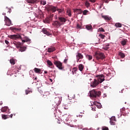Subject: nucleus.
Here are the masks:
<instances>
[{
    "instance_id": "obj_36",
    "label": "nucleus",
    "mask_w": 130,
    "mask_h": 130,
    "mask_svg": "<svg viewBox=\"0 0 130 130\" xmlns=\"http://www.w3.org/2000/svg\"><path fill=\"white\" fill-rule=\"evenodd\" d=\"M30 93H32V91H30V90H25L26 95H28V94H30Z\"/></svg>"
},
{
    "instance_id": "obj_25",
    "label": "nucleus",
    "mask_w": 130,
    "mask_h": 130,
    "mask_svg": "<svg viewBox=\"0 0 130 130\" xmlns=\"http://www.w3.org/2000/svg\"><path fill=\"white\" fill-rule=\"evenodd\" d=\"M77 71H78V68H74L72 69V74L73 75H75V74H77Z\"/></svg>"
},
{
    "instance_id": "obj_15",
    "label": "nucleus",
    "mask_w": 130,
    "mask_h": 130,
    "mask_svg": "<svg viewBox=\"0 0 130 130\" xmlns=\"http://www.w3.org/2000/svg\"><path fill=\"white\" fill-rule=\"evenodd\" d=\"M47 63L48 66H49V68H50L51 69H53V68H54V65H53V63H52V62H51V61L48 60L47 61Z\"/></svg>"
},
{
    "instance_id": "obj_38",
    "label": "nucleus",
    "mask_w": 130,
    "mask_h": 130,
    "mask_svg": "<svg viewBox=\"0 0 130 130\" xmlns=\"http://www.w3.org/2000/svg\"><path fill=\"white\" fill-rule=\"evenodd\" d=\"M110 122L111 125H115V122H114V121L110 120Z\"/></svg>"
},
{
    "instance_id": "obj_19",
    "label": "nucleus",
    "mask_w": 130,
    "mask_h": 130,
    "mask_svg": "<svg viewBox=\"0 0 130 130\" xmlns=\"http://www.w3.org/2000/svg\"><path fill=\"white\" fill-rule=\"evenodd\" d=\"M34 71L36 74H40L41 73V69L37 68H34Z\"/></svg>"
},
{
    "instance_id": "obj_8",
    "label": "nucleus",
    "mask_w": 130,
    "mask_h": 130,
    "mask_svg": "<svg viewBox=\"0 0 130 130\" xmlns=\"http://www.w3.org/2000/svg\"><path fill=\"white\" fill-rule=\"evenodd\" d=\"M58 21L61 25H63V24L67 22V19L60 15L58 17Z\"/></svg>"
},
{
    "instance_id": "obj_41",
    "label": "nucleus",
    "mask_w": 130,
    "mask_h": 130,
    "mask_svg": "<svg viewBox=\"0 0 130 130\" xmlns=\"http://www.w3.org/2000/svg\"><path fill=\"white\" fill-rule=\"evenodd\" d=\"M111 121H115V116H113L110 118Z\"/></svg>"
},
{
    "instance_id": "obj_14",
    "label": "nucleus",
    "mask_w": 130,
    "mask_h": 130,
    "mask_svg": "<svg viewBox=\"0 0 130 130\" xmlns=\"http://www.w3.org/2000/svg\"><path fill=\"white\" fill-rule=\"evenodd\" d=\"M74 12L76 13L77 15H80L83 13V11L80 9H74Z\"/></svg>"
},
{
    "instance_id": "obj_59",
    "label": "nucleus",
    "mask_w": 130,
    "mask_h": 130,
    "mask_svg": "<svg viewBox=\"0 0 130 130\" xmlns=\"http://www.w3.org/2000/svg\"><path fill=\"white\" fill-rule=\"evenodd\" d=\"M91 80H92V79H90V81H91Z\"/></svg>"
},
{
    "instance_id": "obj_50",
    "label": "nucleus",
    "mask_w": 130,
    "mask_h": 130,
    "mask_svg": "<svg viewBox=\"0 0 130 130\" xmlns=\"http://www.w3.org/2000/svg\"><path fill=\"white\" fill-rule=\"evenodd\" d=\"M91 108H92V110H93V111H94V110L95 111V107H94V106H91Z\"/></svg>"
},
{
    "instance_id": "obj_5",
    "label": "nucleus",
    "mask_w": 130,
    "mask_h": 130,
    "mask_svg": "<svg viewBox=\"0 0 130 130\" xmlns=\"http://www.w3.org/2000/svg\"><path fill=\"white\" fill-rule=\"evenodd\" d=\"M95 56L96 58V59H104V58H105V55H104V54L103 53H101L100 52H96L95 53Z\"/></svg>"
},
{
    "instance_id": "obj_32",
    "label": "nucleus",
    "mask_w": 130,
    "mask_h": 130,
    "mask_svg": "<svg viewBox=\"0 0 130 130\" xmlns=\"http://www.w3.org/2000/svg\"><path fill=\"white\" fill-rule=\"evenodd\" d=\"M86 28L87 30H91L92 29V25H86Z\"/></svg>"
},
{
    "instance_id": "obj_45",
    "label": "nucleus",
    "mask_w": 130,
    "mask_h": 130,
    "mask_svg": "<svg viewBox=\"0 0 130 130\" xmlns=\"http://www.w3.org/2000/svg\"><path fill=\"white\" fill-rule=\"evenodd\" d=\"M95 40H98L99 41V42H96V41H95V44H98V43H100V39H99V38H96Z\"/></svg>"
},
{
    "instance_id": "obj_12",
    "label": "nucleus",
    "mask_w": 130,
    "mask_h": 130,
    "mask_svg": "<svg viewBox=\"0 0 130 130\" xmlns=\"http://www.w3.org/2000/svg\"><path fill=\"white\" fill-rule=\"evenodd\" d=\"M54 101L56 105H59L60 104V102H61V100L59 97H56Z\"/></svg>"
},
{
    "instance_id": "obj_27",
    "label": "nucleus",
    "mask_w": 130,
    "mask_h": 130,
    "mask_svg": "<svg viewBox=\"0 0 130 130\" xmlns=\"http://www.w3.org/2000/svg\"><path fill=\"white\" fill-rule=\"evenodd\" d=\"M7 110H8V107H4L1 109L2 112H6Z\"/></svg>"
},
{
    "instance_id": "obj_62",
    "label": "nucleus",
    "mask_w": 130,
    "mask_h": 130,
    "mask_svg": "<svg viewBox=\"0 0 130 130\" xmlns=\"http://www.w3.org/2000/svg\"><path fill=\"white\" fill-rule=\"evenodd\" d=\"M93 104H95V103H93Z\"/></svg>"
},
{
    "instance_id": "obj_28",
    "label": "nucleus",
    "mask_w": 130,
    "mask_h": 130,
    "mask_svg": "<svg viewBox=\"0 0 130 130\" xmlns=\"http://www.w3.org/2000/svg\"><path fill=\"white\" fill-rule=\"evenodd\" d=\"M10 63H11V64L14 66V64H15V60L13 58H11L10 60Z\"/></svg>"
},
{
    "instance_id": "obj_22",
    "label": "nucleus",
    "mask_w": 130,
    "mask_h": 130,
    "mask_svg": "<svg viewBox=\"0 0 130 130\" xmlns=\"http://www.w3.org/2000/svg\"><path fill=\"white\" fill-rule=\"evenodd\" d=\"M78 68L79 69V71H80V72H82L83 70H84V68H85V67L83 65H82V64H80L79 65Z\"/></svg>"
},
{
    "instance_id": "obj_2",
    "label": "nucleus",
    "mask_w": 130,
    "mask_h": 130,
    "mask_svg": "<svg viewBox=\"0 0 130 130\" xmlns=\"http://www.w3.org/2000/svg\"><path fill=\"white\" fill-rule=\"evenodd\" d=\"M105 80L104 75H101L100 76V78H99L98 80L94 79V81L91 82L90 87L95 88V87H97L98 85H99V84L102 83V82H104Z\"/></svg>"
},
{
    "instance_id": "obj_55",
    "label": "nucleus",
    "mask_w": 130,
    "mask_h": 130,
    "mask_svg": "<svg viewBox=\"0 0 130 130\" xmlns=\"http://www.w3.org/2000/svg\"><path fill=\"white\" fill-rule=\"evenodd\" d=\"M106 46H107V47H108V46H109V44H107Z\"/></svg>"
},
{
    "instance_id": "obj_16",
    "label": "nucleus",
    "mask_w": 130,
    "mask_h": 130,
    "mask_svg": "<svg viewBox=\"0 0 130 130\" xmlns=\"http://www.w3.org/2000/svg\"><path fill=\"white\" fill-rule=\"evenodd\" d=\"M42 32L44 33V34H46V35H47L48 36H49L50 35V32L49 31H47L46 28H43L42 30Z\"/></svg>"
},
{
    "instance_id": "obj_29",
    "label": "nucleus",
    "mask_w": 130,
    "mask_h": 130,
    "mask_svg": "<svg viewBox=\"0 0 130 130\" xmlns=\"http://www.w3.org/2000/svg\"><path fill=\"white\" fill-rule=\"evenodd\" d=\"M12 30L13 31H16L17 32H19V31H21V28H17V27H13Z\"/></svg>"
},
{
    "instance_id": "obj_7",
    "label": "nucleus",
    "mask_w": 130,
    "mask_h": 130,
    "mask_svg": "<svg viewBox=\"0 0 130 130\" xmlns=\"http://www.w3.org/2000/svg\"><path fill=\"white\" fill-rule=\"evenodd\" d=\"M57 9V6H49L47 10L49 12H51L52 13H55L56 12V10Z\"/></svg>"
},
{
    "instance_id": "obj_33",
    "label": "nucleus",
    "mask_w": 130,
    "mask_h": 130,
    "mask_svg": "<svg viewBox=\"0 0 130 130\" xmlns=\"http://www.w3.org/2000/svg\"><path fill=\"white\" fill-rule=\"evenodd\" d=\"M85 6L86 8H89V7H90V3H89V2L86 1L85 3Z\"/></svg>"
},
{
    "instance_id": "obj_23",
    "label": "nucleus",
    "mask_w": 130,
    "mask_h": 130,
    "mask_svg": "<svg viewBox=\"0 0 130 130\" xmlns=\"http://www.w3.org/2000/svg\"><path fill=\"white\" fill-rule=\"evenodd\" d=\"M119 56L121 57V58H124L125 57V55L124 53H122V52H119L118 53Z\"/></svg>"
},
{
    "instance_id": "obj_61",
    "label": "nucleus",
    "mask_w": 130,
    "mask_h": 130,
    "mask_svg": "<svg viewBox=\"0 0 130 130\" xmlns=\"http://www.w3.org/2000/svg\"><path fill=\"white\" fill-rule=\"evenodd\" d=\"M47 93H48V94H49V92H47Z\"/></svg>"
},
{
    "instance_id": "obj_6",
    "label": "nucleus",
    "mask_w": 130,
    "mask_h": 130,
    "mask_svg": "<svg viewBox=\"0 0 130 130\" xmlns=\"http://www.w3.org/2000/svg\"><path fill=\"white\" fill-rule=\"evenodd\" d=\"M54 64H55L59 70H63L64 69L63 66H62V63L60 61L55 60L54 61Z\"/></svg>"
},
{
    "instance_id": "obj_44",
    "label": "nucleus",
    "mask_w": 130,
    "mask_h": 130,
    "mask_svg": "<svg viewBox=\"0 0 130 130\" xmlns=\"http://www.w3.org/2000/svg\"><path fill=\"white\" fill-rule=\"evenodd\" d=\"M2 118L3 119H7V115H2Z\"/></svg>"
},
{
    "instance_id": "obj_17",
    "label": "nucleus",
    "mask_w": 130,
    "mask_h": 130,
    "mask_svg": "<svg viewBox=\"0 0 130 130\" xmlns=\"http://www.w3.org/2000/svg\"><path fill=\"white\" fill-rule=\"evenodd\" d=\"M39 0H27V2L28 4H36V3H38Z\"/></svg>"
},
{
    "instance_id": "obj_13",
    "label": "nucleus",
    "mask_w": 130,
    "mask_h": 130,
    "mask_svg": "<svg viewBox=\"0 0 130 130\" xmlns=\"http://www.w3.org/2000/svg\"><path fill=\"white\" fill-rule=\"evenodd\" d=\"M56 11L58 12V15L60 14H64V9L62 7L61 8H58L57 7Z\"/></svg>"
},
{
    "instance_id": "obj_43",
    "label": "nucleus",
    "mask_w": 130,
    "mask_h": 130,
    "mask_svg": "<svg viewBox=\"0 0 130 130\" xmlns=\"http://www.w3.org/2000/svg\"><path fill=\"white\" fill-rule=\"evenodd\" d=\"M121 112H124L125 111V108L123 107L122 109H120Z\"/></svg>"
},
{
    "instance_id": "obj_24",
    "label": "nucleus",
    "mask_w": 130,
    "mask_h": 130,
    "mask_svg": "<svg viewBox=\"0 0 130 130\" xmlns=\"http://www.w3.org/2000/svg\"><path fill=\"white\" fill-rule=\"evenodd\" d=\"M115 26L117 28H121V27L122 26V25L121 24V23L118 22V23H115Z\"/></svg>"
},
{
    "instance_id": "obj_53",
    "label": "nucleus",
    "mask_w": 130,
    "mask_h": 130,
    "mask_svg": "<svg viewBox=\"0 0 130 130\" xmlns=\"http://www.w3.org/2000/svg\"><path fill=\"white\" fill-rule=\"evenodd\" d=\"M39 92L41 93V94L42 93V91H41L40 89H38Z\"/></svg>"
},
{
    "instance_id": "obj_51",
    "label": "nucleus",
    "mask_w": 130,
    "mask_h": 130,
    "mask_svg": "<svg viewBox=\"0 0 130 130\" xmlns=\"http://www.w3.org/2000/svg\"><path fill=\"white\" fill-rule=\"evenodd\" d=\"M5 43H6V44H7V45H9V44H10V42H9V41L5 40Z\"/></svg>"
},
{
    "instance_id": "obj_57",
    "label": "nucleus",
    "mask_w": 130,
    "mask_h": 130,
    "mask_svg": "<svg viewBox=\"0 0 130 130\" xmlns=\"http://www.w3.org/2000/svg\"><path fill=\"white\" fill-rule=\"evenodd\" d=\"M44 73H45V74H47V71H44Z\"/></svg>"
},
{
    "instance_id": "obj_18",
    "label": "nucleus",
    "mask_w": 130,
    "mask_h": 130,
    "mask_svg": "<svg viewBox=\"0 0 130 130\" xmlns=\"http://www.w3.org/2000/svg\"><path fill=\"white\" fill-rule=\"evenodd\" d=\"M126 43H127V40L126 39H123L121 41V44L122 45V46H124L125 45H126Z\"/></svg>"
},
{
    "instance_id": "obj_47",
    "label": "nucleus",
    "mask_w": 130,
    "mask_h": 130,
    "mask_svg": "<svg viewBox=\"0 0 130 130\" xmlns=\"http://www.w3.org/2000/svg\"><path fill=\"white\" fill-rule=\"evenodd\" d=\"M105 3H106V4H108V3H109V1L110 0H103ZM111 1H114V0H111Z\"/></svg>"
},
{
    "instance_id": "obj_1",
    "label": "nucleus",
    "mask_w": 130,
    "mask_h": 130,
    "mask_svg": "<svg viewBox=\"0 0 130 130\" xmlns=\"http://www.w3.org/2000/svg\"><path fill=\"white\" fill-rule=\"evenodd\" d=\"M8 37L9 38L13 39V40H17V39H20L23 43H25V42H28V41H30V39H29V38L27 37H24L23 38H22V36H21V35L19 34L9 35Z\"/></svg>"
},
{
    "instance_id": "obj_60",
    "label": "nucleus",
    "mask_w": 130,
    "mask_h": 130,
    "mask_svg": "<svg viewBox=\"0 0 130 130\" xmlns=\"http://www.w3.org/2000/svg\"><path fill=\"white\" fill-rule=\"evenodd\" d=\"M125 104H126V102H125Z\"/></svg>"
},
{
    "instance_id": "obj_37",
    "label": "nucleus",
    "mask_w": 130,
    "mask_h": 130,
    "mask_svg": "<svg viewBox=\"0 0 130 130\" xmlns=\"http://www.w3.org/2000/svg\"><path fill=\"white\" fill-rule=\"evenodd\" d=\"M88 12H89V11L88 10H85L83 12V15H87V13H88Z\"/></svg>"
},
{
    "instance_id": "obj_52",
    "label": "nucleus",
    "mask_w": 130,
    "mask_h": 130,
    "mask_svg": "<svg viewBox=\"0 0 130 130\" xmlns=\"http://www.w3.org/2000/svg\"><path fill=\"white\" fill-rule=\"evenodd\" d=\"M67 61H68V59H65L64 60V61H63V62H64L65 63H66Z\"/></svg>"
},
{
    "instance_id": "obj_40",
    "label": "nucleus",
    "mask_w": 130,
    "mask_h": 130,
    "mask_svg": "<svg viewBox=\"0 0 130 130\" xmlns=\"http://www.w3.org/2000/svg\"><path fill=\"white\" fill-rule=\"evenodd\" d=\"M103 49H104L105 50H108V49H109V47L105 46L103 47Z\"/></svg>"
},
{
    "instance_id": "obj_9",
    "label": "nucleus",
    "mask_w": 130,
    "mask_h": 130,
    "mask_svg": "<svg viewBox=\"0 0 130 130\" xmlns=\"http://www.w3.org/2000/svg\"><path fill=\"white\" fill-rule=\"evenodd\" d=\"M52 25L55 28H59L62 25L61 23L58 20L53 21Z\"/></svg>"
},
{
    "instance_id": "obj_63",
    "label": "nucleus",
    "mask_w": 130,
    "mask_h": 130,
    "mask_svg": "<svg viewBox=\"0 0 130 130\" xmlns=\"http://www.w3.org/2000/svg\"><path fill=\"white\" fill-rule=\"evenodd\" d=\"M54 72H55V71H54Z\"/></svg>"
},
{
    "instance_id": "obj_39",
    "label": "nucleus",
    "mask_w": 130,
    "mask_h": 130,
    "mask_svg": "<svg viewBox=\"0 0 130 130\" xmlns=\"http://www.w3.org/2000/svg\"><path fill=\"white\" fill-rule=\"evenodd\" d=\"M99 31L101 32H105V30H104L103 27H101L99 28Z\"/></svg>"
},
{
    "instance_id": "obj_34",
    "label": "nucleus",
    "mask_w": 130,
    "mask_h": 130,
    "mask_svg": "<svg viewBox=\"0 0 130 130\" xmlns=\"http://www.w3.org/2000/svg\"><path fill=\"white\" fill-rule=\"evenodd\" d=\"M99 36H100V37H101V38L102 39H104V38H105V35H104L102 34H100V35H99Z\"/></svg>"
},
{
    "instance_id": "obj_3",
    "label": "nucleus",
    "mask_w": 130,
    "mask_h": 130,
    "mask_svg": "<svg viewBox=\"0 0 130 130\" xmlns=\"http://www.w3.org/2000/svg\"><path fill=\"white\" fill-rule=\"evenodd\" d=\"M89 95L91 99H94V98H97V97H100L101 95V91H96L95 89H93L89 91Z\"/></svg>"
},
{
    "instance_id": "obj_4",
    "label": "nucleus",
    "mask_w": 130,
    "mask_h": 130,
    "mask_svg": "<svg viewBox=\"0 0 130 130\" xmlns=\"http://www.w3.org/2000/svg\"><path fill=\"white\" fill-rule=\"evenodd\" d=\"M14 44L16 46L17 48H19V51H21V52L25 51L27 48L26 47H21L20 42H14Z\"/></svg>"
},
{
    "instance_id": "obj_42",
    "label": "nucleus",
    "mask_w": 130,
    "mask_h": 130,
    "mask_svg": "<svg viewBox=\"0 0 130 130\" xmlns=\"http://www.w3.org/2000/svg\"><path fill=\"white\" fill-rule=\"evenodd\" d=\"M40 4H42V5L44 6L45 5H46V1H41Z\"/></svg>"
},
{
    "instance_id": "obj_46",
    "label": "nucleus",
    "mask_w": 130,
    "mask_h": 130,
    "mask_svg": "<svg viewBox=\"0 0 130 130\" xmlns=\"http://www.w3.org/2000/svg\"><path fill=\"white\" fill-rule=\"evenodd\" d=\"M102 130H109V129L107 127H103Z\"/></svg>"
},
{
    "instance_id": "obj_54",
    "label": "nucleus",
    "mask_w": 130,
    "mask_h": 130,
    "mask_svg": "<svg viewBox=\"0 0 130 130\" xmlns=\"http://www.w3.org/2000/svg\"><path fill=\"white\" fill-rule=\"evenodd\" d=\"M10 117H11V118H12V117H13V114H11L10 115Z\"/></svg>"
},
{
    "instance_id": "obj_30",
    "label": "nucleus",
    "mask_w": 130,
    "mask_h": 130,
    "mask_svg": "<svg viewBox=\"0 0 130 130\" xmlns=\"http://www.w3.org/2000/svg\"><path fill=\"white\" fill-rule=\"evenodd\" d=\"M61 119L62 121H63L64 122L65 121H67V116H62L61 118Z\"/></svg>"
},
{
    "instance_id": "obj_56",
    "label": "nucleus",
    "mask_w": 130,
    "mask_h": 130,
    "mask_svg": "<svg viewBox=\"0 0 130 130\" xmlns=\"http://www.w3.org/2000/svg\"><path fill=\"white\" fill-rule=\"evenodd\" d=\"M3 16H6V13H3Z\"/></svg>"
},
{
    "instance_id": "obj_58",
    "label": "nucleus",
    "mask_w": 130,
    "mask_h": 130,
    "mask_svg": "<svg viewBox=\"0 0 130 130\" xmlns=\"http://www.w3.org/2000/svg\"><path fill=\"white\" fill-rule=\"evenodd\" d=\"M49 80H50V82H52V79H50Z\"/></svg>"
},
{
    "instance_id": "obj_35",
    "label": "nucleus",
    "mask_w": 130,
    "mask_h": 130,
    "mask_svg": "<svg viewBox=\"0 0 130 130\" xmlns=\"http://www.w3.org/2000/svg\"><path fill=\"white\" fill-rule=\"evenodd\" d=\"M5 12H6L7 13H9V14H11V9L6 8L5 9Z\"/></svg>"
},
{
    "instance_id": "obj_31",
    "label": "nucleus",
    "mask_w": 130,
    "mask_h": 130,
    "mask_svg": "<svg viewBox=\"0 0 130 130\" xmlns=\"http://www.w3.org/2000/svg\"><path fill=\"white\" fill-rule=\"evenodd\" d=\"M103 18L105 19V20H107V21H109L110 20V18H109L107 16H103Z\"/></svg>"
},
{
    "instance_id": "obj_11",
    "label": "nucleus",
    "mask_w": 130,
    "mask_h": 130,
    "mask_svg": "<svg viewBox=\"0 0 130 130\" xmlns=\"http://www.w3.org/2000/svg\"><path fill=\"white\" fill-rule=\"evenodd\" d=\"M77 57V62H81V61H80V59H83L84 58V56L81 53H78L76 55Z\"/></svg>"
},
{
    "instance_id": "obj_49",
    "label": "nucleus",
    "mask_w": 130,
    "mask_h": 130,
    "mask_svg": "<svg viewBox=\"0 0 130 130\" xmlns=\"http://www.w3.org/2000/svg\"><path fill=\"white\" fill-rule=\"evenodd\" d=\"M34 81H34V83H37V77H36Z\"/></svg>"
},
{
    "instance_id": "obj_26",
    "label": "nucleus",
    "mask_w": 130,
    "mask_h": 130,
    "mask_svg": "<svg viewBox=\"0 0 130 130\" xmlns=\"http://www.w3.org/2000/svg\"><path fill=\"white\" fill-rule=\"evenodd\" d=\"M86 57L88 60H91L93 58V56L91 55H86Z\"/></svg>"
},
{
    "instance_id": "obj_21",
    "label": "nucleus",
    "mask_w": 130,
    "mask_h": 130,
    "mask_svg": "<svg viewBox=\"0 0 130 130\" xmlns=\"http://www.w3.org/2000/svg\"><path fill=\"white\" fill-rule=\"evenodd\" d=\"M67 15L69 16V17H72V12L71 11V9H67Z\"/></svg>"
},
{
    "instance_id": "obj_48",
    "label": "nucleus",
    "mask_w": 130,
    "mask_h": 130,
    "mask_svg": "<svg viewBox=\"0 0 130 130\" xmlns=\"http://www.w3.org/2000/svg\"><path fill=\"white\" fill-rule=\"evenodd\" d=\"M77 27L78 29L81 28V25H80V24H77Z\"/></svg>"
},
{
    "instance_id": "obj_10",
    "label": "nucleus",
    "mask_w": 130,
    "mask_h": 130,
    "mask_svg": "<svg viewBox=\"0 0 130 130\" xmlns=\"http://www.w3.org/2000/svg\"><path fill=\"white\" fill-rule=\"evenodd\" d=\"M5 25L6 26H11L12 25V21L10 20V18L7 16H5Z\"/></svg>"
},
{
    "instance_id": "obj_20",
    "label": "nucleus",
    "mask_w": 130,
    "mask_h": 130,
    "mask_svg": "<svg viewBox=\"0 0 130 130\" xmlns=\"http://www.w3.org/2000/svg\"><path fill=\"white\" fill-rule=\"evenodd\" d=\"M55 50V47H50L48 49V52H49L50 53L51 52H53Z\"/></svg>"
}]
</instances>
